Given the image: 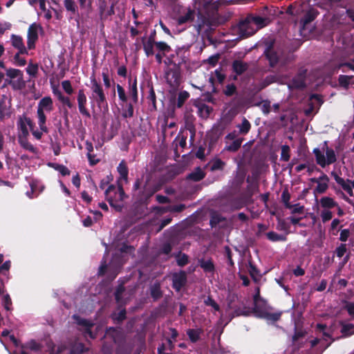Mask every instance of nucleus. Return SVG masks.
<instances>
[{
  "mask_svg": "<svg viewBox=\"0 0 354 354\" xmlns=\"http://www.w3.org/2000/svg\"><path fill=\"white\" fill-rule=\"evenodd\" d=\"M194 1L193 8L190 6L181 7L176 13L174 19L178 25L187 26L193 22L197 17V21L194 26L198 34H200L206 23V19L203 17L202 9L207 10L213 0H194Z\"/></svg>",
  "mask_w": 354,
  "mask_h": 354,
  "instance_id": "obj_1",
  "label": "nucleus"
},
{
  "mask_svg": "<svg viewBox=\"0 0 354 354\" xmlns=\"http://www.w3.org/2000/svg\"><path fill=\"white\" fill-rule=\"evenodd\" d=\"M287 12L292 15H304L300 19L301 31L305 30L307 24L313 21L318 14L317 10L306 2L294 3L288 6Z\"/></svg>",
  "mask_w": 354,
  "mask_h": 354,
  "instance_id": "obj_2",
  "label": "nucleus"
},
{
  "mask_svg": "<svg viewBox=\"0 0 354 354\" xmlns=\"http://www.w3.org/2000/svg\"><path fill=\"white\" fill-rule=\"evenodd\" d=\"M292 344L297 348H310L314 349L316 354H320L328 346L325 345L324 341L319 338L309 339L307 337L306 332L301 330H296L292 337Z\"/></svg>",
  "mask_w": 354,
  "mask_h": 354,
  "instance_id": "obj_3",
  "label": "nucleus"
},
{
  "mask_svg": "<svg viewBox=\"0 0 354 354\" xmlns=\"http://www.w3.org/2000/svg\"><path fill=\"white\" fill-rule=\"evenodd\" d=\"M319 206L321 207L319 216L324 223L332 219L333 215V209L337 210V215L339 216H342L344 214V210L338 203L329 196L322 197L319 200Z\"/></svg>",
  "mask_w": 354,
  "mask_h": 354,
  "instance_id": "obj_4",
  "label": "nucleus"
},
{
  "mask_svg": "<svg viewBox=\"0 0 354 354\" xmlns=\"http://www.w3.org/2000/svg\"><path fill=\"white\" fill-rule=\"evenodd\" d=\"M53 110V101L50 96L42 97L37 104V116L38 119V125L40 130L48 132V128L46 125V115Z\"/></svg>",
  "mask_w": 354,
  "mask_h": 354,
  "instance_id": "obj_5",
  "label": "nucleus"
},
{
  "mask_svg": "<svg viewBox=\"0 0 354 354\" xmlns=\"http://www.w3.org/2000/svg\"><path fill=\"white\" fill-rule=\"evenodd\" d=\"M266 56L272 67L279 66L281 69L286 68L288 64L293 59L292 53H286L281 50L275 51L274 49L268 48L266 52Z\"/></svg>",
  "mask_w": 354,
  "mask_h": 354,
  "instance_id": "obj_6",
  "label": "nucleus"
},
{
  "mask_svg": "<svg viewBox=\"0 0 354 354\" xmlns=\"http://www.w3.org/2000/svg\"><path fill=\"white\" fill-rule=\"evenodd\" d=\"M313 153L317 163L323 168L334 163L337 160L335 151L328 147L326 141L324 142L322 149L315 148L313 150Z\"/></svg>",
  "mask_w": 354,
  "mask_h": 354,
  "instance_id": "obj_7",
  "label": "nucleus"
},
{
  "mask_svg": "<svg viewBox=\"0 0 354 354\" xmlns=\"http://www.w3.org/2000/svg\"><path fill=\"white\" fill-rule=\"evenodd\" d=\"M106 200L109 204L117 209H120L122 205L120 203L125 198V194L122 188V185L118 186L111 185L104 192Z\"/></svg>",
  "mask_w": 354,
  "mask_h": 354,
  "instance_id": "obj_8",
  "label": "nucleus"
},
{
  "mask_svg": "<svg viewBox=\"0 0 354 354\" xmlns=\"http://www.w3.org/2000/svg\"><path fill=\"white\" fill-rule=\"evenodd\" d=\"M190 350L184 343L176 345L171 339H167L158 348V354H189Z\"/></svg>",
  "mask_w": 354,
  "mask_h": 354,
  "instance_id": "obj_9",
  "label": "nucleus"
},
{
  "mask_svg": "<svg viewBox=\"0 0 354 354\" xmlns=\"http://www.w3.org/2000/svg\"><path fill=\"white\" fill-rule=\"evenodd\" d=\"M91 95L90 99L93 100L98 106L106 103V95L102 85L97 82L95 77H91Z\"/></svg>",
  "mask_w": 354,
  "mask_h": 354,
  "instance_id": "obj_10",
  "label": "nucleus"
},
{
  "mask_svg": "<svg viewBox=\"0 0 354 354\" xmlns=\"http://www.w3.org/2000/svg\"><path fill=\"white\" fill-rule=\"evenodd\" d=\"M106 337H110L113 342L118 346L115 354H129V352L123 353L122 349L125 342V337L123 332L117 328H109L106 331Z\"/></svg>",
  "mask_w": 354,
  "mask_h": 354,
  "instance_id": "obj_11",
  "label": "nucleus"
},
{
  "mask_svg": "<svg viewBox=\"0 0 354 354\" xmlns=\"http://www.w3.org/2000/svg\"><path fill=\"white\" fill-rule=\"evenodd\" d=\"M73 319L79 326L80 330L82 332L84 336L86 338L89 337L91 339H94L95 337V333H93L91 330V328L94 326V324L92 321L83 319L77 315H74L73 316Z\"/></svg>",
  "mask_w": 354,
  "mask_h": 354,
  "instance_id": "obj_12",
  "label": "nucleus"
},
{
  "mask_svg": "<svg viewBox=\"0 0 354 354\" xmlns=\"http://www.w3.org/2000/svg\"><path fill=\"white\" fill-rule=\"evenodd\" d=\"M17 127L18 130V136H28L29 129H32V122L30 118H28L25 114L19 115L17 122Z\"/></svg>",
  "mask_w": 354,
  "mask_h": 354,
  "instance_id": "obj_13",
  "label": "nucleus"
},
{
  "mask_svg": "<svg viewBox=\"0 0 354 354\" xmlns=\"http://www.w3.org/2000/svg\"><path fill=\"white\" fill-rule=\"evenodd\" d=\"M332 176L335 179V182L342 188V189L346 192L350 196H354V180H345L340 177L335 172L331 173Z\"/></svg>",
  "mask_w": 354,
  "mask_h": 354,
  "instance_id": "obj_14",
  "label": "nucleus"
},
{
  "mask_svg": "<svg viewBox=\"0 0 354 354\" xmlns=\"http://www.w3.org/2000/svg\"><path fill=\"white\" fill-rule=\"evenodd\" d=\"M41 30V27L36 24H32L28 30L27 45L29 49H33L35 47V42L38 39L39 31Z\"/></svg>",
  "mask_w": 354,
  "mask_h": 354,
  "instance_id": "obj_15",
  "label": "nucleus"
},
{
  "mask_svg": "<svg viewBox=\"0 0 354 354\" xmlns=\"http://www.w3.org/2000/svg\"><path fill=\"white\" fill-rule=\"evenodd\" d=\"M238 29L240 35L242 37L250 36L257 31V29L253 23L249 20L248 17L243 21L239 23Z\"/></svg>",
  "mask_w": 354,
  "mask_h": 354,
  "instance_id": "obj_16",
  "label": "nucleus"
},
{
  "mask_svg": "<svg viewBox=\"0 0 354 354\" xmlns=\"http://www.w3.org/2000/svg\"><path fill=\"white\" fill-rule=\"evenodd\" d=\"M165 80L173 88H177L180 82V74L178 70L169 68L165 72Z\"/></svg>",
  "mask_w": 354,
  "mask_h": 354,
  "instance_id": "obj_17",
  "label": "nucleus"
},
{
  "mask_svg": "<svg viewBox=\"0 0 354 354\" xmlns=\"http://www.w3.org/2000/svg\"><path fill=\"white\" fill-rule=\"evenodd\" d=\"M77 101L80 113L88 118H91V114L86 109L87 98L83 89L77 92Z\"/></svg>",
  "mask_w": 354,
  "mask_h": 354,
  "instance_id": "obj_18",
  "label": "nucleus"
},
{
  "mask_svg": "<svg viewBox=\"0 0 354 354\" xmlns=\"http://www.w3.org/2000/svg\"><path fill=\"white\" fill-rule=\"evenodd\" d=\"M312 182L317 183L315 192L318 194L324 193L328 188L329 178L326 174H322L319 178H312Z\"/></svg>",
  "mask_w": 354,
  "mask_h": 354,
  "instance_id": "obj_19",
  "label": "nucleus"
},
{
  "mask_svg": "<svg viewBox=\"0 0 354 354\" xmlns=\"http://www.w3.org/2000/svg\"><path fill=\"white\" fill-rule=\"evenodd\" d=\"M248 17L252 23H253L257 30L266 26L270 21V19L268 17H261L257 15H248Z\"/></svg>",
  "mask_w": 354,
  "mask_h": 354,
  "instance_id": "obj_20",
  "label": "nucleus"
},
{
  "mask_svg": "<svg viewBox=\"0 0 354 354\" xmlns=\"http://www.w3.org/2000/svg\"><path fill=\"white\" fill-rule=\"evenodd\" d=\"M185 208V205L183 204L169 205L166 207H156L153 208L155 213L157 214H162L167 212H180Z\"/></svg>",
  "mask_w": 354,
  "mask_h": 354,
  "instance_id": "obj_21",
  "label": "nucleus"
},
{
  "mask_svg": "<svg viewBox=\"0 0 354 354\" xmlns=\"http://www.w3.org/2000/svg\"><path fill=\"white\" fill-rule=\"evenodd\" d=\"M11 43L14 48L18 50V53L21 54H28V50L24 46L23 39L19 35H11Z\"/></svg>",
  "mask_w": 354,
  "mask_h": 354,
  "instance_id": "obj_22",
  "label": "nucleus"
},
{
  "mask_svg": "<svg viewBox=\"0 0 354 354\" xmlns=\"http://www.w3.org/2000/svg\"><path fill=\"white\" fill-rule=\"evenodd\" d=\"M18 142L20 146L25 150L31 152L32 153L37 155L38 153V149L33 146L28 140V136H18Z\"/></svg>",
  "mask_w": 354,
  "mask_h": 354,
  "instance_id": "obj_23",
  "label": "nucleus"
},
{
  "mask_svg": "<svg viewBox=\"0 0 354 354\" xmlns=\"http://www.w3.org/2000/svg\"><path fill=\"white\" fill-rule=\"evenodd\" d=\"M186 274L184 272L176 273L173 275V286L179 291L186 283Z\"/></svg>",
  "mask_w": 354,
  "mask_h": 354,
  "instance_id": "obj_24",
  "label": "nucleus"
},
{
  "mask_svg": "<svg viewBox=\"0 0 354 354\" xmlns=\"http://www.w3.org/2000/svg\"><path fill=\"white\" fill-rule=\"evenodd\" d=\"M117 169L120 174V178L118 179L119 184L122 185V183H127L129 170L124 160L120 162Z\"/></svg>",
  "mask_w": 354,
  "mask_h": 354,
  "instance_id": "obj_25",
  "label": "nucleus"
},
{
  "mask_svg": "<svg viewBox=\"0 0 354 354\" xmlns=\"http://www.w3.org/2000/svg\"><path fill=\"white\" fill-rule=\"evenodd\" d=\"M129 94L134 103H136L138 100V92L137 86V79L134 78L129 80Z\"/></svg>",
  "mask_w": 354,
  "mask_h": 354,
  "instance_id": "obj_26",
  "label": "nucleus"
},
{
  "mask_svg": "<svg viewBox=\"0 0 354 354\" xmlns=\"http://www.w3.org/2000/svg\"><path fill=\"white\" fill-rule=\"evenodd\" d=\"M274 82H279L282 84L283 81L279 77L278 75H268L261 83L259 90L263 89Z\"/></svg>",
  "mask_w": 354,
  "mask_h": 354,
  "instance_id": "obj_27",
  "label": "nucleus"
},
{
  "mask_svg": "<svg viewBox=\"0 0 354 354\" xmlns=\"http://www.w3.org/2000/svg\"><path fill=\"white\" fill-rule=\"evenodd\" d=\"M306 86L305 83V72L300 73L296 77H295L289 85V87H294L297 88H301Z\"/></svg>",
  "mask_w": 354,
  "mask_h": 354,
  "instance_id": "obj_28",
  "label": "nucleus"
},
{
  "mask_svg": "<svg viewBox=\"0 0 354 354\" xmlns=\"http://www.w3.org/2000/svg\"><path fill=\"white\" fill-rule=\"evenodd\" d=\"M6 97L3 95V97L0 100V121H2L6 117L8 118L10 115L9 106L6 102Z\"/></svg>",
  "mask_w": 354,
  "mask_h": 354,
  "instance_id": "obj_29",
  "label": "nucleus"
},
{
  "mask_svg": "<svg viewBox=\"0 0 354 354\" xmlns=\"http://www.w3.org/2000/svg\"><path fill=\"white\" fill-rule=\"evenodd\" d=\"M6 82L10 84L14 90H20L25 86V82L23 76H19L12 80H6Z\"/></svg>",
  "mask_w": 354,
  "mask_h": 354,
  "instance_id": "obj_30",
  "label": "nucleus"
},
{
  "mask_svg": "<svg viewBox=\"0 0 354 354\" xmlns=\"http://www.w3.org/2000/svg\"><path fill=\"white\" fill-rule=\"evenodd\" d=\"M197 108L198 115L203 119L207 118L212 111V108L204 103L198 104Z\"/></svg>",
  "mask_w": 354,
  "mask_h": 354,
  "instance_id": "obj_31",
  "label": "nucleus"
},
{
  "mask_svg": "<svg viewBox=\"0 0 354 354\" xmlns=\"http://www.w3.org/2000/svg\"><path fill=\"white\" fill-rule=\"evenodd\" d=\"M205 174L203 170L200 167H196L193 171H192L188 176L187 178L193 181L197 182L202 180L205 177Z\"/></svg>",
  "mask_w": 354,
  "mask_h": 354,
  "instance_id": "obj_32",
  "label": "nucleus"
},
{
  "mask_svg": "<svg viewBox=\"0 0 354 354\" xmlns=\"http://www.w3.org/2000/svg\"><path fill=\"white\" fill-rule=\"evenodd\" d=\"M86 351L84 344L79 342H75L71 345L70 354H82Z\"/></svg>",
  "mask_w": 354,
  "mask_h": 354,
  "instance_id": "obj_33",
  "label": "nucleus"
},
{
  "mask_svg": "<svg viewBox=\"0 0 354 354\" xmlns=\"http://www.w3.org/2000/svg\"><path fill=\"white\" fill-rule=\"evenodd\" d=\"M48 166L53 168L55 170L59 172L62 176H68L70 174V170L64 165H59L55 162H48Z\"/></svg>",
  "mask_w": 354,
  "mask_h": 354,
  "instance_id": "obj_34",
  "label": "nucleus"
},
{
  "mask_svg": "<svg viewBox=\"0 0 354 354\" xmlns=\"http://www.w3.org/2000/svg\"><path fill=\"white\" fill-rule=\"evenodd\" d=\"M155 41L151 39H149L147 41L143 43V49L147 57L153 55L154 54V47H156Z\"/></svg>",
  "mask_w": 354,
  "mask_h": 354,
  "instance_id": "obj_35",
  "label": "nucleus"
},
{
  "mask_svg": "<svg viewBox=\"0 0 354 354\" xmlns=\"http://www.w3.org/2000/svg\"><path fill=\"white\" fill-rule=\"evenodd\" d=\"M202 333L201 329H189L187 331V335L192 342H196L200 339Z\"/></svg>",
  "mask_w": 354,
  "mask_h": 354,
  "instance_id": "obj_36",
  "label": "nucleus"
},
{
  "mask_svg": "<svg viewBox=\"0 0 354 354\" xmlns=\"http://www.w3.org/2000/svg\"><path fill=\"white\" fill-rule=\"evenodd\" d=\"M236 127L239 129L240 133L245 135L249 132L251 124L245 118H243L241 124H238Z\"/></svg>",
  "mask_w": 354,
  "mask_h": 354,
  "instance_id": "obj_37",
  "label": "nucleus"
},
{
  "mask_svg": "<svg viewBox=\"0 0 354 354\" xmlns=\"http://www.w3.org/2000/svg\"><path fill=\"white\" fill-rule=\"evenodd\" d=\"M266 236L270 241L273 242L286 241V236L285 235L278 234L275 232H268Z\"/></svg>",
  "mask_w": 354,
  "mask_h": 354,
  "instance_id": "obj_38",
  "label": "nucleus"
},
{
  "mask_svg": "<svg viewBox=\"0 0 354 354\" xmlns=\"http://www.w3.org/2000/svg\"><path fill=\"white\" fill-rule=\"evenodd\" d=\"M199 265L206 272H212L214 270V266L211 260H200Z\"/></svg>",
  "mask_w": 354,
  "mask_h": 354,
  "instance_id": "obj_39",
  "label": "nucleus"
},
{
  "mask_svg": "<svg viewBox=\"0 0 354 354\" xmlns=\"http://www.w3.org/2000/svg\"><path fill=\"white\" fill-rule=\"evenodd\" d=\"M64 5L68 12L73 15L77 13L78 7L74 0H64Z\"/></svg>",
  "mask_w": 354,
  "mask_h": 354,
  "instance_id": "obj_40",
  "label": "nucleus"
},
{
  "mask_svg": "<svg viewBox=\"0 0 354 354\" xmlns=\"http://www.w3.org/2000/svg\"><path fill=\"white\" fill-rule=\"evenodd\" d=\"M133 106L131 103H129L122 109V115L124 118H131L133 116Z\"/></svg>",
  "mask_w": 354,
  "mask_h": 354,
  "instance_id": "obj_41",
  "label": "nucleus"
},
{
  "mask_svg": "<svg viewBox=\"0 0 354 354\" xmlns=\"http://www.w3.org/2000/svg\"><path fill=\"white\" fill-rule=\"evenodd\" d=\"M155 45L156 48L159 51V53H162L163 55H165L171 50L170 46L165 42L157 41L155 43Z\"/></svg>",
  "mask_w": 354,
  "mask_h": 354,
  "instance_id": "obj_42",
  "label": "nucleus"
},
{
  "mask_svg": "<svg viewBox=\"0 0 354 354\" xmlns=\"http://www.w3.org/2000/svg\"><path fill=\"white\" fill-rule=\"evenodd\" d=\"M233 69L236 74L241 75L247 69V65L242 62L235 61L233 63Z\"/></svg>",
  "mask_w": 354,
  "mask_h": 354,
  "instance_id": "obj_43",
  "label": "nucleus"
},
{
  "mask_svg": "<svg viewBox=\"0 0 354 354\" xmlns=\"http://www.w3.org/2000/svg\"><path fill=\"white\" fill-rule=\"evenodd\" d=\"M124 291V288L123 285H119L115 290V298L117 303L119 305L123 304L124 303V301H123V299H122V294H123Z\"/></svg>",
  "mask_w": 354,
  "mask_h": 354,
  "instance_id": "obj_44",
  "label": "nucleus"
},
{
  "mask_svg": "<svg viewBox=\"0 0 354 354\" xmlns=\"http://www.w3.org/2000/svg\"><path fill=\"white\" fill-rule=\"evenodd\" d=\"M189 93L186 91H182L178 93L177 106L181 107L185 102L189 98Z\"/></svg>",
  "mask_w": 354,
  "mask_h": 354,
  "instance_id": "obj_45",
  "label": "nucleus"
},
{
  "mask_svg": "<svg viewBox=\"0 0 354 354\" xmlns=\"http://www.w3.org/2000/svg\"><path fill=\"white\" fill-rule=\"evenodd\" d=\"M116 88L120 101L122 104L126 103L127 102V96L124 88L121 85L117 84Z\"/></svg>",
  "mask_w": 354,
  "mask_h": 354,
  "instance_id": "obj_46",
  "label": "nucleus"
},
{
  "mask_svg": "<svg viewBox=\"0 0 354 354\" xmlns=\"http://www.w3.org/2000/svg\"><path fill=\"white\" fill-rule=\"evenodd\" d=\"M151 295L154 299H158L162 295L160 287L159 284H153L151 287Z\"/></svg>",
  "mask_w": 354,
  "mask_h": 354,
  "instance_id": "obj_47",
  "label": "nucleus"
},
{
  "mask_svg": "<svg viewBox=\"0 0 354 354\" xmlns=\"http://www.w3.org/2000/svg\"><path fill=\"white\" fill-rule=\"evenodd\" d=\"M353 77L349 75H340L338 78L339 84L345 88L351 84Z\"/></svg>",
  "mask_w": 354,
  "mask_h": 354,
  "instance_id": "obj_48",
  "label": "nucleus"
},
{
  "mask_svg": "<svg viewBox=\"0 0 354 354\" xmlns=\"http://www.w3.org/2000/svg\"><path fill=\"white\" fill-rule=\"evenodd\" d=\"M204 304L207 306H211L214 311H220L218 304L209 296L205 299Z\"/></svg>",
  "mask_w": 354,
  "mask_h": 354,
  "instance_id": "obj_49",
  "label": "nucleus"
},
{
  "mask_svg": "<svg viewBox=\"0 0 354 354\" xmlns=\"http://www.w3.org/2000/svg\"><path fill=\"white\" fill-rule=\"evenodd\" d=\"M176 261L179 266H184L188 263V256L185 254L179 252L176 257Z\"/></svg>",
  "mask_w": 354,
  "mask_h": 354,
  "instance_id": "obj_50",
  "label": "nucleus"
},
{
  "mask_svg": "<svg viewBox=\"0 0 354 354\" xmlns=\"http://www.w3.org/2000/svg\"><path fill=\"white\" fill-rule=\"evenodd\" d=\"M241 143V139H236L230 145L226 147V149L230 151H236L240 148Z\"/></svg>",
  "mask_w": 354,
  "mask_h": 354,
  "instance_id": "obj_51",
  "label": "nucleus"
},
{
  "mask_svg": "<svg viewBox=\"0 0 354 354\" xmlns=\"http://www.w3.org/2000/svg\"><path fill=\"white\" fill-rule=\"evenodd\" d=\"M259 106L261 107V111L265 115H268L271 110V106H270V102L269 100H263L260 104Z\"/></svg>",
  "mask_w": 354,
  "mask_h": 354,
  "instance_id": "obj_52",
  "label": "nucleus"
},
{
  "mask_svg": "<svg viewBox=\"0 0 354 354\" xmlns=\"http://www.w3.org/2000/svg\"><path fill=\"white\" fill-rule=\"evenodd\" d=\"M174 142H176V147L185 148L187 145V136L178 135Z\"/></svg>",
  "mask_w": 354,
  "mask_h": 354,
  "instance_id": "obj_53",
  "label": "nucleus"
},
{
  "mask_svg": "<svg viewBox=\"0 0 354 354\" xmlns=\"http://www.w3.org/2000/svg\"><path fill=\"white\" fill-rule=\"evenodd\" d=\"M6 75L8 77L12 80L19 76H23L22 72L18 69L10 68L7 70Z\"/></svg>",
  "mask_w": 354,
  "mask_h": 354,
  "instance_id": "obj_54",
  "label": "nucleus"
},
{
  "mask_svg": "<svg viewBox=\"0 0 354 354\" xmlns=\"http://www.w3.org/2000/svg\"><path fill=\"white\" fill-rule=\"evenodd\" d=\"M281 159L284 161H288L290 159V147L288 145H283L281 147Z\"/></svg>",
  "mask_w": 354,
  "mask_h": 354,
  "instance_id": "obj_55",
  "label": "nucleus"
},
{
  "mask_svg": "<svg viewBox=\"0 0 354 354\" xmlns=\"http://www.w3.org/2000/svg\"><path fill=\"white\" fill-rule=\"evenodd\" d=\"M114 320L120 322L126 318V310L124 309L120 310L118 313H114L112 315Z\"/></svg>",
  "mask_w": 354,
  "mask_h": 354,
  "instance_id": "obj_56",
  "label": "nucleus"
},
{
  "mask_svg": "<svg viewBox=\"0 0 354 354\" xmlns=\"http://www.w3.org/2000/svg\"><path fill=\"white\" fill-rule=\"evenodd\" d=\"M38 71L37 64L30 63L26 68V72L30 76L35 77Z\"/></svg>",
  "mask_w": 354,
  "mask_h": 354,
  "instance_id": "obj_57",
  "label": "nucleus"
},
{
  "mask_svg": "<svg viewBox=\"0 0 354 354\" xmlns=\"http://www.w3.org/2000/svg\"><path fill=\"white\" fill-rule=\"evenodd\" d=\"M62 87L68 95H71L73 93V88L69 80L62 81Z\"/></svg>",
  "mask_w": 354,
  "mask_h": 354,
  "instance_id": "obj_58",
  "label": "nucleus"
},
{
  "mask_svg": "<svg viewBox=\"0 0 354 354\" xmlns=\"http://www.w3.org/2000/svg\"><path fill=\"white\" fill-rule=\"evenodd\" d=\"M346 245L342 243L336 248L335 253L339 258H341L346 254Z\"/></svg>",
  "mask_w": 354,
  "mask_h": 354,
  "instance_id": "obj_59",
  "label": "nucleus"
},
{
  "mask_svg": "<svg viewBox=\"0 0 354 354\" xmlns=\"http://www.w3.org/2000/svg\"><path fill=\"white\" fill-rule=\"evenodd\" d=\"M249 198H250V196L247 198L244 197L243 198L238 200L237 201H235L234 203L233 204V207L235 209L241 208L242 207H243L245 205V203L248 201Z\"/></svg>",
  "mask_w": 354,
  "mask_h": 354,
  "instance_id": "obj_60",
  "label": "nucleus"
},
{
  "mask_svg": "<svg viewBox=\"0 0 354 354\" xmlns=\"http://www.w3.org/2000/svg\"><path fill=\"white\" fill-rule=\"evenodd\" d=\"M223 220V218L218 214L212 215L210 219V225L212 227H215L217 224H218L221 221Z\"/></svg>",
  "mask_w": 354,
  "mask_h": 354,
  "instance_id": "obj_61",
  "label": "nucleus"
},
{
  "mask_svg": "<svg viewBox=\"0 0 354 354\" xmlns=\"http://www.w3.org/2000/svg\"><path fill=\"white\" fill-rule=\"evenodd\" d=\"M21 53H17L15 57H14V59H15V62L16 63V64L17 66H24L26 65V61L24 58H22L20 57V55Z\"/></svg>",
  "mask_w": 354,
  "mask_h": 354,
  "instance_id": "obj_62",
  "label": "nucleus"
},
{
  "mask_svg": "<svg viewBox=\"0 0 354 354\" xmlns=\"http://www.w3.org/2000/svg\"><path fill=\"white\" fill-rule=\"evenodd\" d=\"M223 166H224V162L221 160L217 159L213 162V163L212 165V170L222 169Z\"/></svg>",
  "mask_w": 354,
  "mask_h": 354,
  "instance_id": "obj_63",
  "label": "nucleus"
},
{
  "mask_svg": "<svg viewBox=\"0 0 354 354\" xmlns=\"http://www.w3.org/2000/svg\"><path fill=\"white\" fill-rule=\"evenodd\" d=\"M345 309L351 316H354V302H347L345 305Z\"/></svg>",
  "mask_w": 354,
  "mask_h": 354,
  "instance_id": "obj_64",
  "label": "nucleus"
}]
</instances>
